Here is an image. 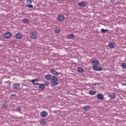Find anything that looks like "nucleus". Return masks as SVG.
Here are the masks:
<instances>
[{
    "label": "nucleus",
    "instance_id": "1",
    "mask_svg": "<svg viewBox=\"0 0 126 126\" xmlns=\"http://www.w3.org/2000/svg\"><path fill=\"white\" fill-rule=\"evenodd\" d=\"M51 81L52 82V86H56V85H58V84H59V83H58V81H59V79L56 76H52Z\"/></svg>",
    "mask_w": 126,
    "mask_h": 126
},
{
    "label": "nucleus",
    "instance_id": "2",
    "mask_svg": "<svg viewBox=\"0 0 126 126\" xmlns=\"http://www.w3.org/2000/svg\"><path fill=\"white\" fill-rule=\"evenodd\" d=\"M11 32H5L3 35V38L4 39H9L11 37Z\"/></svg>",
    "mask_w": 126,
    "mask_h": 126
},
{
    "label": "nucleus",
    "instance_id": "3",
    "mask_svg": "<svg viewBox=\"0 0 126 126\" xmlns=\"http://www.w3.org/2000/svg\"><path fill=\"white\" fill-rule=\"evenodd\" d=\"M30 37L32 39H36L37 38V32H32L30 33Z\"/></svg>",
    "mask_w": 126,
    "mask_h": 126
},
{
    "label": "nucleus",
    "instance_id": "4",
    "mask_svg": "<svg viewBox=\"0 0 126 126\" xmlns=\"http://www.w3.org/2000/svg\"><path fill=\"white\" fill-rule=\"evenodd\" d=\"M20 88L19 84L15 83L13 85V89L14 90H18Z\"/></svg>",
    "mask_w": 126,
    "mask_h": 126
},
{
    "label": "nucleus",
    "instance_id": "5",
    "mask_svg": "<svg viewBox=\"0 0 126 126\" xmlns=\"http://www.w3.org/2000/svg\"><path fill=\"white\" fill-rule=\"evenodd\" d=\"M108 97L111 98V100H114L116 98V93H112L108 94Z\"/></svg>",
    "mask_w": 126,
    "mask_h": 126
},
{
    "label": "nucleus",
    "instance_id": "6",
    "mask_svg": "<svg viewBox=\"0 0 126 126\" xmlns=\"http://www.w3.org/2000/svg\"><path fill=\"white\" fill-rule=\"evenodd\" d=\"M93 69L94 70L100 71V70H102L103 69V68L101 66H97V65H96V66H94Z\"/></svg>",
    "mask_w": 126,
    "mask_h": 126
},
{
    "label": "nucleus",
    "instance_id": "7",
    "mask_svg": "<svg viewBox=\"0 0 126 126\" xmlns=\"http://www.w3.org/2000/svg\"><path fill=\"white\" fill-rule=\"evenodd\" d=\"M41 117H42L43 118H47L48 117V112L43 111L41 112L40 113Z\"/></svg>",
    "mask_w": 126,
    "mask_h": 126
},
{
    "label": "nucleus",
    "instance_id": "8",
    "mask_svg": "<svg viewBox=\"0 0 126 126\" xmlns=\"http://www.w3.org/2000/svg\"><path fill=\"white\" fill-rule=\"evenodd\" d=\"M92 63L93 64V66H96L97 65H98L99 64V61L97 60H95L92 61Z\"/></svg>",
    "mask_w": 126,
    "mask_h": 126
},
{
    "label": "nucleus",
    "instance_id": "9",
    "mask_svg": "<svg viewBox=\"0 0 126 126\" xmlns=\"http://www.w3.org/2000/svg\"><path fill=\"white\" fill-rule=\"evenodd\" d=\"M15 37L17 39L20 40V39H22V38H23V34L22 33H17L15 35Z\"/></svg>",
    "mask_w": 126,
    "mask_h": 126
},
{
    "label": "nucleus",
    "instance_id": "10",
    "mask_svg": "<svg viewBox=\"0 0 126 126\" xmlns=\"http://www.w3.org/2000/svg\"><path fill=\"white\" fill-rule=\"evenodd\" d=\"M50 71L53 75H55V76H58L59 74V72L55 70V69H51Z\"/></svg>",
    "mask_w": 126,
    "mask_h": 126
},
{
    "label": "nucleus",
    "instance_id": "11",
    "mask_svg": "<svg viewBox=\"0 0 126 126\" xmlns=\"http://www.w3.org/2000/svg\"><path fill=\"white\" fill-rule=\"evenodd\" d=\"M96 97L99 100H104V95H103V94H97Z\"/></svg>",
    "mask_w": 126,
    "mask_h": 126
},
{
    "label": "nucleus",
    "instance_id": "12",
    "mask_svg": "<svg viewBox=\"0 0 126 126\" xmlns=\"http://www.w3.org/2000/svg\"><path fill=\"white\" fill-rule=\"evenodd\" d=\"M78 6H80V7H85L86 6V3L84 2H80L78 3Z\"/></svg>",
    "mask_w": 126,
    "mask_h": 126
},
{
    "label": "nucleus",
    "instance_id": "13",
    "mask_svg": "<svg viewBox=\"0 0 126 126\" xmlns=\"http://www.w3.org/2000/svg\"><path fill=\"white\" fill-rule=\"evenodd\" d=\"M38 81H39V80L38 79H35L32 80V83H33V84H34V85H39V83H36L38 82Z\"/></svg>",
    "mask_w": 126,
    "mask_h": 126
},
{
    "label": "nucleus",
    "instance_id": "14",
    "mask_svg": "<svg viewBox=\"0 0 126 126\" xmlns=\"http://www.w3.org/2000/svg\"><path fill=\"white\" fill-rule=\"evenodd\" d=\"M45 79H46V80H51L52 79V75H50V74L46 75L45 76Z\"/></svg>",
    "mask_w": 126,
    "mask_h": 126
},
{
    "label": "nucleus",
    "instance_id": "15",
    "mask_svg": "<svg viewBox=\"0 0 126 126\" xmlns=\"http://www.w3.org/2000/svg\"><path fill=\"white\" fill-rule=\"evenodd\" d=\"M115 44H114V42H111L108 44V47L109 48H110V49H114L115 48Z\"/></svg>",
    "mask_w": 126,
    "mask_h": 126
},
{
    "label": "nucleus",
    "instance_id": "16",
    "mask_svg": "<svg viewBox=\"0 0 126 126\" xmlns=\"http://www.w3.org/2000/svg\"><path fill=\"white\" fill-rule=\"evenodd\" d=\"M58 19L59 21H63V20H64V16L63 15H59L58 17Z\"/></svg>",
    "mask_w": 126,
    "mask_h": 126
},
{
    "label": "nucleus",
    "instance_id": "17",
    "mask_svg": "<svg viewBox=\"0 0 126 126\" xmlns=\"http://www.w3.org/2000/svg\"><path fill=\"white\" fill-rule=\"evenodd\" d=\"M7 102H4L3 103H2V107L3 108V109H6L7 108Z\"/></svg>",
    "mask_w": 126,
    "mask_h": 126
},
{
    "label": "nucleus",
    "instance_id": "18",
    "mask_svg": "<svg viewBox=\"0 0 126 126\" xmlns=\"http://www.w3.org/2000/svg\"><path fill=\"white\" fill-rule=\"evenodd\" d=\"M39 123L41 125H45V124H47V121H46V119H42L39 121Z\"/></svg>",
    "mask_w": 126,
    "mask_h": 126
},
{
    "label": "nucleus",
    "instance_id": "19",
    "mask_svg": "<svg viewBox=\"0 0 126 126\" xmlns=\"http://www.w3.org/2000/svg\"><path fill=\"white\" fill-rule=\"evenodd\" d=\"M74 37V34H69L68 36H67V38L68 39H73Z\"/></svg>",
    "mask_w": 126,
    "mask_h": 126
},
{
    "label": "nucleus",
    "instance_id": "20",
    "mask_svg": "<svg viewBox=\"0 0 126 126\" xmlns=\"http://www.w3.org/2000/svg\"><path fill=\"white\" fill-rule=\"evenodd\" d=\"M89 94L90 95H95V94H96V91L91 90L90 91Z\"/></svg>",
    "mask_w": 126,
    "mask_h": 126
},
{
    "label": "nucleus",
    "instance_id": "21",
    "mask_svg": "<svg viewBox=\"0 0 126 126\" xmlns=\"http://www.w3.org/2000/svg\"><path fill=\"white\" fill-rule=\"evenodd\" d=\"M108 31H109V30L108 29H101V33H107V32H108Z\"/></svg>",
    "mask_w": 126,
    "mask_h": 126
},
{
    "label": "nucleus",
    "instance_id": "22",
    "mask_svg": "<svg viewBox=\"0 0 126 126\" xmlns=\"http://www.w3.org/2000/svg\"><path fill=\"white\" fill-rule=\"evenodd\" d=\"M40 89H41L43 90V89H45V85L43 84H40L39 86Z\"/></svg>",
    "mask_w": 126,
    "mask_h": 126
},
{
    "label": "nucleus",
    "instance_id": "23",
    "mask_svg": "<svg viewBox=\"0 0 126 126\" xmlns=\"http://www.w3.org/2000/svg\"><path fill=\"white\" fill-rule=\"evenodd\" d=\"M23 22L27 24V23H29V20H28V19H23Z\"/></svg>",
    "mask_w": 126,
    "mask_h": 126
},
{
    "label": "nucleus",
    "instance_id": "24",
    "mask_svg": "<svg viewBox=\"0 0 126 126\" xmlns=\"http://www.w3.org/2000/svg\"><path fill=\"white\" fill-rule=\"evenodd\" d=\"M83 109L84 111H88V110H89L90 109V106H89V105L85 106V107H84Z\"/></svg>",
    "mask_w": 126,
    "mask_h": 126
},
{
    "label": "nucleus",
    "instance_id": "25",
    "mask_svg": "<svg viewBox=\"0 0 126 126\" xmlns=\"http://www.w3.org/2000/svg\"><path fill=\"white\" fill-rule=\"evenodd\" d=\"M55 33H60L61 32V30L60 29V28H57L55 30Z\"/></svg>",
    "mask_w": 126,
    "mask_h": 126
},
{
    "label": "nucleus",
    "instance_id": "26",
    "mask_svg": "<svg viewBox=\"0 0 126 126\" xmlns=\"http://www.w3.org/2000/svg\"><path fill=\"white\" fill-rule=\"evenodd\" d=\"M84 69H83V68H82V67H79L77 69V71H78V72H82V71H84Z\"/></svg>",
    "mask_w": 126,
    "mask_h": 126
},
{
    "label": "nucleus",
    "instance_id": "27",
    "mask_svg": "<svg viewBox=\"0 0 126 126\" xmlns=\"http://www.w3.org/2000/svg\"><path fill=\"white\" fill-rule=\"evenodd\" d=\"M121 66L123 68H125L126 69V63H122Z\"/></svg>",
    "mask_w": 126,
    "mask_h": 126
},
{
    "label": "nucleus",
    "instance_id": "28",
    "mask_svg": "<svg viewBox=\"0 0 126 126\" xmlns=\"http://www.w3.org/2000/svg\"><path fill=\"white\" fill-rule=\"evenodd\" d=\"M27 6H28V7H29V8H33V6L32 5H31V4H28L27 5Z\"/></svg>",
    "mask_w": 126,
    "mask_h": 126
},
{
    "label": "nucleus",
    "instance_id": "29",
    "mask_svg": "<svg viewBox=\"0 0 126 126\" xmlns=\"http://www.w3.org/2000/svg\"><path fill=\"white\" fill-rule=\"evenodd\" d=\"M16 112H18L19 113L21 111V108L19 107L17 109H16Z\"/></svg>",
    "mask_w": 126,
    "mask_h": 126
},
{
    "label": "nucleus",
    "instance_id": "30",
    "mask_svg": "<svg viewBox=\"0 0 126 126\" xmlns=\"http://www.w3.org/2000/svg\"><path fill=\"white\" fill-rule=\"evenodd\" d=\"M27 3H29V4H31V3H32V0H27Z\"/></svg>",
    "mask_w": 126,
    "mask_h": 126
},
{
    "label": "nucleus",
    "instance_id": "31",
    "mask_svg": "<svg viewBox=\"0 0 126 126\" xmlns=\"http://www.w3.org/2000/svg\"><path fill=\"white\" fill-rule=\"evenodd\" d=\"M44 85H45V86H48V85H49V82H48V81L45 82Z\"/></svg>",
    "mask_w": 126,
    "mask_h": 126
},
{
    "label": "nucleus",
    "instance_id": "32",
    "mask_svg": "<svg viewBox=\"0 0 126 126\" xmlns=\"http://www.w3.org/2000/svg\"><path fill=\"white\" fill-rule=\"evenodd\" d=\"M121 84H122V85H123V86H126V84L122 83Z\"/></svg>",
    "mask_w": 126,
    "mask_h": 126
},
{
    "label": "nucleus",
    "instance_id": "33",
    "mask_svg": "<svg viewBox=\"0 0 126 126\" xmlns=\"http://www.w3.org/2000/svg\"><path fill=\"white\" fill-rule=\"evenodd\" d=\"M110 1H111V2H115V0H110Z\"/></svg>",
    "mask_w": 126,
    "mask_h": 126
},
{
    "label": "nucleus",
    "instance_id": "34",
    "mask_svg": "<svg viewBox=\"0 0 126 126\" xmlns=\"http://www.w3.org/2000/svg\"><path fill=\"white\" fill-rule=\"evenodd\" d=\"M19 0V1H23V0Z\"/></svg>",
    "mask_w": 126,
    "mask_h": 126
},
{
    "label": "nucleus",
    "instance_id": "35",
    "mask_svg": "<svg viewBox=\"0 0 126 126\" xmlns=\"http://www.w3.org/2000/svg\"><path fill=\"white\" fill-rule=\"evenodd\" d=\"M14 95L13 94H12V96H13Z\"/></svg>",
    "mask_w": 126,
    "mask_h": 126
},
{
    "label": "nucleus",
    "instance_id": "36",
    "mask_svg": "<svg viewBox=\"0 0 126 126\" xmlns=\"http://www.w3.org/2000/svg\"><path fill=\"white\" fill-rule=\"evenodd\" d=\"M50 98H52V97L50 96Z\"/></svg>",
    "mask_w": 126,
    "mask_h": 126
}]
</instances>
